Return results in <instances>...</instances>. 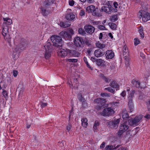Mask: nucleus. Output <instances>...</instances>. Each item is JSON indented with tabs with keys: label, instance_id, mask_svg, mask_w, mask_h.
Masks as SVG:
<instances>
[{
	"label": "nucleus",
	"instance_id": "nucleus-61",
	"mask_svg": "<svg viewBox=\"0 0 150 150\" xmlns=\"http://www.w3.org/2000/svg\"><path fill=\"white\" fill-rule=\"evenodd\" d=\"M69 31V33H70L71 35H73L74 34V31L72 29H70Z\"/></svg>",
	"mask_w": 150,
	"mask_h": 150
},
{
	"label": "nucleus",
	"instance_id": "nucleus-34",
	"mask_svg": "<svg viewBox=\"0 0 150 150\" xmlns=\"http://www.w3.org/2000/svg\"><path fill=\"white\" fill-rule=\"evenodd\" d=\"M79 33L81 35H85L86 33L85 31L83 30V29L82 28H79L78 30Z\"/></svg>",
	"mask_w": 150,
	"mask_h": 150
},
{
	"label": "nucleus",
	"instance_id": "nucleus-50",
	"mask_svg": "<svg viewBox=\"0 0 150 150\" xmlns=\"http://www.w3.org/2000/svg\"><path fill=\"white\" fill-rule=\"evenodd\" d=\"M13 76L14 77H16L17 75L18 72L17 71L14 70L13 71Z\"/></svg>",
	"mask_w": 150,
	"mask_h": 150
},
{
	"label": "nucleus",
	"instance_id": "nucleus-55",
	"mask_svg": "<svg viewBox=\"0 0 150 150\" xmlns=\"http://www.w3.org/2000/svg\"><path fill=\"white\" fill-rule=\"evenodd\" d=\"M91 59L92 61H93V62H97V61L98 60L96 58H94V57H91Z\"/></svg>",
	"mask_w": 150,
	"mask_h": 150
},
{
	"label": "nucleus",
	"instance_id": "nucleus-20",
	"mask_svg": "<svg viewBox=\"0 0 150 150\" xmlns=\"http://www.w3.org/2000/svg\"><path fill=\"white\" fill-rule=\"evenodd\" d=\"M19 48H15L13 50V57L14 59H18L19 57Z\"/></svg>",
	"mask_w": 150,
	"mask_h": 150
},
{
	"label": "nucleus",
	"instance_id": "nucleus-14",
	"mask_svg": "<svg viewBox=\"0 0 150 150\" xmlns=\"http://www.w3.org/2000/svg\"><path fill=\"white\" fill-rule=\"evenodd\" d=\"M85 31L88 33L91 34L94 33L95 28L92 26L90 25H86L84 27Z\"/></svg>",
	"mask_w": 150,
	"mask_h": 150
},
{
	"label": "nucleus",
	"instance_id": "nucleus-26",
	"mask_svg": "<svg viewBox=\"0 0 150 150\" xmlns=\"http://www.w3.org/2000/svg\"><path fill=\"white\" fill-rule=\"evenodd\" d=\"M82 126L85 127H86L88 125V120L86 118H83L81 120Z\"/></svg>",
	"mask_w": 150,
	"mask_h": 150
},
{
	"label": "nucleus",
	"instance_id": "nucleus-1",
	"mask_svg": "<svg viewBox=\"0 0 150 150\" xmlns=\"http://www.w3.org/2000/svg\"><path fill=\"white\" fill-rule=\"evenodd\" d=\"M54 0H48L45 4L44 7L41 8L42 13L43 16L47 15L50 11L51 6L54 3Z\"/></svg>",
	"mask_w": 150,
	"mask_h": 150
},
{
	"label": "nucleus",
	"instance_id": "nucleus-54",
	"mask_svg": "<svg viewBox=\"0 0 150 150\" xmlns=\"http://www.w3.org/2000/svg\"><path fill=\"white\" fill-rule=\"evenodd\" d=\"M47 105V103H42L41 105V107L42 108H43Z\"/></svg>",
	"mask_w": 150,
	"mask_h": 150
},
{
	"label": "nucleus",
	"instance_id": "nucleus-60",
	"mask_svg": "<svg viewBox=\"0 0 150 150\" xmlns=\"http://www.w3.org/2000/svg\"><path fill=\"white\" fill-rule=\"evenodd\" d=\"M108 35L112 39V38H113V36L111 33H108Z\"/></svg>",
	"mask_w": 150,
	"mask_h": 150
},
{
	"label": "nucleus",
	"instance_id": "nucleus-57",
	"mask_svg": "<svg viewBox=\"0 0 150 150\" xmlns=\"http://www.w3.org/2000/svg\"><path fill=\"white\" fill-rule=\"evenodd\" d=\"M104 33L103 32V33ZM103 33H100V34L99 35V39L100 40L103 38Z\"/></svg>",
	"mask_w": 150,
	"mask_h": 150
},
{
	"label": "nucleus",
	"instance_id": "nucleus-58",
	"mask_svg": "<svg viewBox=\"0 0 150 150\" xmlns=\"http://www.w3.org/2000/svg\"><path fill=\"white\" fill-rule=\"evenodd\" d=\"M144 117L147 119H149L150 118V115L148 114L144 116Z\"/></svg>",
	"mask_w": 150,
	"mask_h": 150
},
{
	"label": "nucleus",
	"instance_id": "nucleus-39",
	"mask_svg": "<svg viewBox=\"0 0 150 150\" xmlns=\"http://www.w3.org/2000/svg\"><path fill=\"white\" fill-rule=\"evenodd\" d=\"M139 33L140 36L142 38H143L144 37V34L143 32V29L142 28H140L139 30Z\"/></svg>",
	"mask_w": 150,
	"mask_h": 150
},
{
	"label": "nucleus",
	"instance_id": "nucleus-45",
	"mask_svg": "<svg viewBox=\"0 0 150 150\" xmlns=\"http://www.w3.org/2000/svg\"><path fill=\"white\" fill-rule=\"evenodd\" d=\"M134 45L135 46H136L138 45L140 43V41L139 39H138L137 38H135L134 39Z\"/></svg>",
	"mask_w": 150,
	"mask_h": 150
},
{
	"label": "nucleus",
	"instance_id": "nucleus-37",
	"mask_svg": "<svg viewBox=\"0 0 150 150\" xmlns=\"http://www.w3.org/2000/svg\"><path fill=\"white\" fill-rule=\"evenodd\" d=\"M25 47V44L24 42L22 43H21L20 45H19V48L22 51L24 50Z\"/></svg>",
	"mask_w": 150,
	"mask_h": 150
},
{
	"label": "nucleus",
	"instance_id": "nucleus-7",
	"mask_svg": "<svg viewBox=\"0 0 150 150\" xmlns=\"http://www.w3.org/2000/svg\"><path fill=\"white\" fill-rule=\"evenodd\" d=\"M115 113L114 110L111 108L109 107L104 108L100 114L104 117L112 116Z\"/></svg>",
	"mask_w": 150,
	"mask_h": 150
},
{
	"label": "nucleus",
	"instance_id": "nucleus-12",
	"mask_svg": "<svg viewBox=\"0 0 150 150\" xmlns=\"http://www.w3.org/2000/svg\"><path fill=\"white\" fill-rule=\"evenodd\" d=\"M68 50V49H60L58 52L59 55L62 57H64L67 56H70V55L69 54Z\"/></svg>",
	"mask_w": 150,
	"mask_h": 150
},
{
	"label": "nucleus",
	"instance_id": "nucleus-32",
	"mask_svg": "<svg viewBox=\"0 0 150 150\" xmlns=\"http://www.w3.org/2000/svg\"><path fill=\"white\" fill-rule=\"evenodd\" d=\"M78 98L79 100L83 104V103L85 104L86 100L85 98L82 97V95L81 94H79L78 95Z\"/></svg>",
	"mask_w": 150,
	"mask_h": 150
},
{
	"label": "nucleus",
	"instance_id": "nucleus-13",
	"mask_svg": "<svg viewBox=\"0 0 150 150\" xmlns=\"http://www.w3.org/2000/svg\"><path fill=\"white\" fill-rule=\"evenodd\" d=\"M59 35L62 37L66 40H71V35L66 31H62L60 32Z\"/></svg>",
	"mask_w": 150,
	"mask_h": 150
},
{
	"label": "nucleus",
	"instance_id": "nucleus-16",
	"mask_svg": "<svg viewBox=\"0 0 150 150\" xmlns=\"http://www.w3.org/2000/svg\"><path fill=\"white\" fill-rule=\"evenodd\" d=\"M4 22L3 23V26H8L7 25H11L12 23L11 19L8 18H3Z\"/></svg>",
	"mask_w": 150,
	"mask_h": 150
},
{
	"label": "nucleus",
	"instance_id": "nucleus-36",
	"mask_svg": "<svg viewBox=\"0 0 150 150\" xmlns=\"http://www.w3.org/2000/svg\"><path fill=\"white\" fill-rule=\"evenodd\" d=\"M104 62H105L103 60L100 59L97 60L96 64L98 66H100L103 65Z\"/></svg>",
	"mask_w": 150,
	"mask_h": 150
},
{
	"label": "nucleus",
	"instance_id": "nucleus-43",
	"mask_svg": "<svg viewBox=\"0 0 150 150\" xmlns=\"http://www.w3.org/2000/svg\"><path fill=\"white\" fill-rule=\"evenodd\" d=\"M99 123L98 121H95L94 125L93 126V128L94 129H96L97 128V127L99 125Z\"/></svg>",
	"mask_w": 150,
	"mask_h": 150
},
{
	"label": "nucleus",
	"instance_id": "nucleus-15",
	"mask_svg": "<svg viewBox=\"0 0 150 150\" xmlns=\"http://www.w3.org/2000/svg\"><path fill=\"white\" fill-rule=\"evenodd\" d=\"M114 56V52L111 50H108L106 51L105 54V56L107 59H111Z\"/></svg>",
	"mask_w": 150,
	"mask_h": 150
},
{
	"label": "nucleus",
	"instance_id": "nucleus-2",
	"mask_svg": "<svg viewBox=\"0 0 150 150\" xmlns=\"http://www.w3.org/2000/svg\"><path fill=\"white\" fill-rule=\"evenodd\" d=\"M143 115H139L136 116L134 118H131L128 120L129 124L130 125L135 127L140 123L143 118Z\"/></svg>",
	"mask_w": 150,
	"mask_h": 150
},
{
	"label": "nucleus",
	"instance_id": "nucleus-29",
	"mask_svg": "<svg viewBox=\"0 0 150 150\" xmlns=\"http://www.w3.org/2000/svg\"><path fill=\"white\" fill-rule=\"evenodd\" d=\"M110 86L113 88H119L120 85L115 81H113L110 84Z\"/></svg>",
	"mask_w": 150,
	"mask_h": 150
},
{
	"label": "nucleus",
	"instance_id": "nucleus-21",
	"mask_svg": "<svg viewBox=\"0 0 150 150\" xmlns=\"http://www.w3.org/2000/svg\"><path fill=\"white\" fill-rule=\"evenodd\" d=\"M75 15L72 13H67L66 16V19L69 21H71L75 18Z\"/></svg>",
	"mask_w": 150,
	"mask_h": 150
},
{
	"label": "nucleus",
	"instance_id": "nucleus-17",
	"mask_svg": "<svg viewBox=\"0 0 150 150\" xmlns=\"http://www.w3.org/2000/svg\"><path fill=\"white\" fill-rule=\"evenodd\" d=\"M111 6L108 5V6H103L101 8V10L106 13H110L111 11Z\"/></svg>",
	"mask_w": 150,
	"mask_h": 150
},
{
	"label": "nucleus",
	"instance_id": "nucleus-47",
	"mask_svg": "<svg viewBox=\"0 0 150 150\" xmlns=\"http://www.w3.org/2000/svg\"><path fill=\"white\" fill-rule=\"evenodd\" d=\"M101 96L103 97H109L110 96L109 94L107 93H103L101 94Z\"/></svg>",
	"mask_w": 150,
	"mask_h": 150
},
{
	"label": "nucleus",
	"instance_id": "nucleus-38",
	"mask_svg": "<svg viewBox=\"0 0 150 150\" xmlns=\"http://www.w3.org/2000/svg\"><path fill=\"white\" fill-rule=\"evenodd\" d=\"M108 25L112 29H115L116 27V24L113 23H109Z\"/></svg>",
	"mask_w": 150,
	"mask_h": 150
},
{
	"label": "nucleus",
	"instance_id": "nucleus-5",
	"mask_svg": "<svg viewBox=\"0 0 150 150\" xmlns=\"http://www.w3.org/2000/svg\"><path fill=\"white\" fill-rule=\"evenodd\" d=\"M129 122L124 121L121 122L120 127V130L118 132L119 135H121L123 133L126 131L129 128Z\"/></svg>",
	"mask_w": 150,
	"mask_h": 150
},
{
	"label": "nucleus",
	"instance_id": "nucleus-41",
	"mask_svg": "<svg viewBox=\"0 0 150 150\" xmlns=\"http://www.w3.org/2000/svg\"><path fill=\"white\" fill-rule=\"evenodd\" d=\"M21 87L20 88V93H21L23 92V90L24 89V85H23V83L21 81L19 83V87Z\"/></svg>",
	"mask_w": 150,
	"mask_h": 150
},
{
	"label": "nucleus",
	"instance_id": "nucleus-49",
	"mask_svg": "<svg viewBox=\"0 0 150 150\" xmlns=\"http://www.w3.org/2000/svg\"><path fill=\"white\" fill-rule=\"evenodd\" d=\"M113 5L115 9L117 8L119 6V5L117 2H114L113 4Z\"/></svg>",
	"mask_w": 150,
	"mask_h": 150
},
{
	"label": "nucleus",
	"instance_id": "nucleus-11",
	"mask_svg": "<svg viewBox=\"0 0 150 150\" xmlns=\"http://www.w3.org/2000/svg\"><path fill=\"white\" fill-rule=\"evenodd\" d=\"M74 42L75 45L78 47H81L84 44L82 39L79 37H76L74 39Z\"/></svg>",
	"mask_w": 150,
	"mask_h": 150
},
{
	"label": "nucleus",
	"instance_id": "nucleus-30",
	"mask_svg": "<svg viewBox=\"0 0 150 150\" xmlns=\"http://www.w3.org/2000/svg\"><path fill=\"white\" fill-rule=\"evenodd\" d=\"M119 146V145H117L115 148H114L113 146H112L108 145L107 146L105 147V150H112L114 149H115L117 148Z\"/></svg>",
	"mask_w": 150,
	"mask_h": 150
},
{
	"label": "nucleus",
	"instance_id": "nucleus-62",
	"mask_svg": "<svg viewBox=\"0 0 150 150\" xmlns=\"http://www.w3.org/2000/svg\"><path fill=\"white\" fill-rule=\"evenodd\" d=\"M92 50V49L91 48L88 49V50H87V52H88V53L89 54H90L91 53Z\"/></svg>",
	"mask_w": 150,
	"mask_h": 150
},
{
	"label": "nucleus",
	"instance_id": "nucleus-10",
	"mask_svg": "<svg viewBox=\"0 0 150 150\" xmlns=\"http://www.w3.org/2000/svg\"><path fill=\"white\" fill-rule=\"evenodd\" d=\"M94 102L98 104L97 106L96 107V109L97 110H100L102 106L104 105L105 100L104 99L99 98L95 99L94 100Z\"/></svg>",
	"mask_w": 150,
	"mask_h": 150
},
{
	"label": "nucleus",
	"instance_id": "nucleus-19",
	"mask_svg": "<svg viewBox=\"0 0 150 150\" xmlns=\"http://www.w3.org/2000/svg\"><path fill=\"white\" fill-rule=\"evenodd\" d=\"M69 54L70 55V56H71L74 57H78L79 55V54L76 51L74 50H71L69 49L68 50Z\"/></svg>",
	"mask_w": 150,
	"mask_h": 150
},
{
	"label": "nucleus",
	"instance_id": "nucleus-22",
	"mask_svg": "<svg viewBox=\"0 0 150 150\" xmlns=\"http://www.w3.org/2000/svg\"><path fill=\"white\" fill-rule=\"evenodd\" d=\"M123 55L125 56V59L129 55V52L127 46L125 45L123 48Z\"/></svg>",
	"mask_w": 150,
	"mask_h": 150
},
{
	"label": "nucleus",
	"instance_id": "nucleus-28",
	"mask_svg": "<svg viewBox=\"0 0 150 150\" xmlns=\"http://www.w3.org/2000/svg\"><path fill=\"white\" fill-rule=\"evenodd\" d=\"M96 47L100 49H103L105 47V44L101 43L99 42H97L96 43Z\"/></svg>",
	"mask_w": 150,
	"mask_h": 150
},
{
	"label": "nucleus",
	"instance_id": "nucleus-35",
	"mask_svg": "<svg viewBox=\"0 0 150 150\" xmlns=\"http://www.w3.org/2000/svg\"><path fill=\"white\" fill-rule=\"evenodd\" d=\"M132 83L137 88H139L140 86V83L137 81L133 80L132 81Z\"/></svg>",
	"mask_w": 150,
	"mask_h": 150
},
{
	"label": "nucleus",
	"instance_id": "nucleus-59",
	"mask_svg": "<svg viewBox=\"0 0 150 150\" xmlns=\"http://www.w3.org/2000/svg\"><path fill=\"white\" fill-rule=\"evenodd\" d=\"M85 62L86 64V65L87 66V67H88V68H90L91 70H92V68L90 67V66L88 62H86L85 61Z\"/></svg>",
	"mask_w": 150,
	"mask_h": 150
},
{
	"label": "nucleus",
	"instance_id": "nucleus-8",
	"mask_svg": "<svg viewBox=\"0 0 150 150\" xmlns=\"http://www.w3.org/2000/svg\"><path fill=\"white\" fill-rule=\"evenodd\" d=\"M134 91H132L128 98V105L129 108V111L130 112H132L134 110V107L132 102V98L134 97Z\"/></svg>",
	"mask_w": 150,
	"mask_h": 150
},
{
	"label": "nucleus",
	"instance_id": "nucleus-4",
	"mask_svg": "<svg viewBox=\"0 0 150 150\" xmlns=\"http://www.w3.org/2000/svg\"><path fill=\"white\" fill-rule=\"evenodd\" d=\"M138 16L139 18H142V21L144 22H146L150 20V13L144 10H140Z\"/></svg>",
	"mask_w": 150,
	"mask_h": 150
},
{
	"label": "nucleus",
	"instance_id": "nucleus-51",
	"mask_svg": "<svg viewBox=\"0 0 150 150\" xmlns=\"http://www.w3.org/2000/svg\"><path fill=\"white\" fill-rule=\"evenodd\" d=\"M85 12L83 10H81L79 13V15L81 16H83L85 15Z\"/></svg>",
	"mask_w": 150,
	"mask_h": 150
},
{
	"label": "nucleus",
	"instance_id": "nucleus-18",
	"mask_svg": "<svg viewBox=\"0 0 150 150\" xmlns=\"http://www.w3.org/2000/svg\"><path fill=\"white\" fill-rule=\"evenodd\" d=\"M104 54V52L98 49L96 50L94 52L95 55L97 57H101L103 56Z\"/></svg>",
	"mask_w": 150,
	"mask_h": 150
},
{
	"label": "nucleus",
	"instance_id": "nucleus-9",
	"mask_svg": "<svg viewBox=\"0 0 150 150\" xmlns=\"http://www.w3.org/2000/svg\"><path fill=\"white\" fill-rule=\"evenodd\" d=\"M120 121L119 119H117L112 121L108 122L107 125L110 128L116 129L118 127Z\"/></svg>",
	"mask_w": 150,
	"mask_h": 150
},
{
	"label": "nucleus",
	"instance_id": "nucleus-31",
	"mask_svg": "<svg viewBox=\"0 0 150 150\" xmlns=\"http://www.w3.org/2000/svg\"><path fill=\"white\" fill-rule=\"evenodd\" d=\"M122 117L124 120L129 117V116L125 110L123 111L122 112Z\"/></svg>",
	"mask_w": 150,
	"mask_h": 150
},
{
	"label": "nucleus",
	"instance_id": "nucleus-6",
	"mask_svg": "<svg viewBox=\"0 0 150 150\" xmlns=\"http://www.w3.org/2000/svg\"><path fill=\"white\" fill-rule=\"evenodd\" d=\"M52 47V46L51 43L49 42H47L44 46V48L45 50L44 56L45 58L46 59H48L50 57Z\"/></svg>",
	"mask_w": 150,
	"mask_h": 150
},
{
	"label": "nucleus",
	"instance_id": "nucleus-52",
	"mask_svg": "<svg viewBox=\"0 0 150 150\" xmlns=\"http://www.w3.org/2000/svg\"><path fill=\"white\" fill-rule=\"evenodd\" d=\"M121 95L123 97H125L126 95V91H123L121 93Z\"/></svg>",
	"mask_w": 150,
	"mask_h": 150
},
{
	"label": "nucleus",
	"instance_id": "nucleus-25",
	"mask_svg": "<svg viewBox=\"0 0 150 150\" xmlns=\"http://www.w3.org/2000/svg\"><path fill=\"white\" fill-rule=\"evenodd\" d=\"M59 25L61 27L66 28L69 27L70 24L69 22L66 21L60 22L59 23Z\"/></svg>",
	"mask_w": 150,
	"mask_h": 150
},
{
	"label": "nucleus",
	"instance_id": "nucleus-64",
	"mask_svg": "<svg viewBox=\"0 0 150 150\" xmlns=\"http://www.w3.org/2000/svg\"><path fill=\"white\" fill-rule=\"evenodd\" d=\"M140 56L142 57V58H144V54L142 53H140Z\"/></svg>",
	"mask_w": 150,
	"mask_h": 150
},
{
	"label": "nucleus",
	"instance_id": "nucleus-42",
	"mask_svg": "<svg viewBox=\"0 0 150 150\" xmlns=\"http://www.w3.org/2000/svg\"><path fill=\"white\" fill-rule=\"evenodd\" d=\"M104 90H108L109 92L113 93H114L115 92V90L112 89L110 87L105 88L104 89Z\"/></svg>",
	"mask_w": 150,
	"mask_h": 150
},
{
	"label": "nucleus",
	"instance_id": "nucleus-63",
	"mask_svg": "<svg viewBox=\"0 0 150 150\" xmlns=\"http://www.w3.org/2000/svg\"><path fill=\"white\" fill-rule=\"evenodd\" d=\"M110 67L111 69H113L115 68V66L114 65H112L110 66Z\"/></svg>",
	"mask_w": 150,
	"mask_h": 150
},
{
	"label": "nucleus",
	"instance_id": "nucleus-40",
	"mask_svg": "<svg viewBox=\"0 0 150 150\" xmlns=\"http://www.w3.org/2000/svg\"><path fill=\"white\" fill-rule=\"evenodd\" d=\"M117 19V15H113L111 18V21L112 22H115L116 21Z\"/></svg>",
	"mask_w": 150,
	"mask_h": 150
},
{
	"label": "nucleus",
	"instance_id": "nucleus-46",
	"mask_svg": "<svg viewBox=\"0 0 150 150\" xmlns=\"http://www.w3.org/2000/svg\"><path fill=\"white\" fill-rule=\"evenodd\" d=\"M3 91L2 92V94L3 95L4 97L6 98L8 96V94L7 93V91L4 89L2 90Z\"/></svg>",
	"mask_w": 150,
	"mask_h": 150
},
{
	"label": "nucleus",
	"instance_id": "nucleus-24",
	"mask_svg": "<svg viewBox=\"0 0 150 150\" xmlns=\"http://www.w3.org/2000/svg\"><path fill=\"white\" fill-rule=\"evenodd\" d=\"M8 33V26H3L2 31V34L3 36L9 34Z\"/></svg>",
	"mask_w": 150,
	"mask_h": 150
},
{
	"label": "nucleus",
	"instance_id": "nucleus-33",
	"mask_svg": "<svg viewBox=\"0 0 150 150\" xmlns=\"http://www.w3.org/2000/svg\"><path fill=\"white\" fill-rule=\"evenodd\" d=\"M3 36L5 40L7 41L8 43H11V38L9 34Z\"/></svg>",
	"mask_w": 150,
	"mask_h": 150
},
{
	"label": "nucleus",
	"instance_id": "nucleus-44",
	"mask_svg": "<svg viewBox=\"0 0 150 150\" xmlns=\"http://www.w3.org/2000/svg\"><path fill=\"white\" fill-rule=\"evenodd\" d=\"M97 28L100 30H106L105 26L102 25H98Z\"/></svg>",
	"mask_w": 150,
	"mask_h": 150
},
{
	"label": "nucleus",
	"instance_id": "nucleus-27",
	"mask_svg": "<svg viewBox=\"0 0 150 150\" xmlns=\"http://www.w3.org/2000/svg\"><path fill=\"white\" fill-rule=\"evenodd\" d=\"M99 76L103 80L107 83H109L110 81V79L106 77L102 74H100L99 75Z\"/></svg>",
	"mask_w": 150,
	"mask_h": 150
},
{
	"label": "nucleus",
	"instance_id": "nucleus-48",
	"mask_svg": "<svg viewBox=\"0 0 150 150\" xmlns=\"http://www.w3.org/2000/svg\"><path fill=\"white\" fill-rule=\"evenodd\" d=\"M69 3L70 6H72L74 4V1L73 0H69Z\"/></svg>",
	"mask_w": 150,
	"mask_h": 150
},
{
	"label": "nucleus",
	"instance_id": "nucleus-56",
	"mask_svg": "<svg viewBox=\"0 0 150 150\" xmlns=\"http://www.w3.org/2000/svg\"><path fill=\"white\" fill-rule=\"evenodd\" d=\"M105 142H103L100 146V148H104L105 146Z\"/></svg>",
	"mask_w": 150,
	"mask_h": 150
},
{
	"label": "nucleus",
	"instance_id": "nucleus-23",
	"mask_svg": "<svg viewBox=\"0 0 150 150\" xmlns=\"http://www.w3.org/2000/svg\"><path fill=\"white\" fill-rule=\"evenodd\" d=\"M95 7L93 5L88 6L86 8V11L88 13H93L95 11Z\"/></svg>",
	"mask_w": 150,
	"mask_h": 150
},
{
	"label": "nucleus",
	"instance_id": "nucleus-53",
	"mask_svg": "<svg viewBox=\"0 0 150 150\" xmlns=\"http://www.w3.org/2000/svg\"><path fill=\"white\" fill-rule=\"evenodd\" d=\"M71 125L69 124L68 125L67 127V129L68 131H69L71 129Z\"/></svg>",
	"mask_w": 150,
	"mask_h": 150
},
{
	"label": "nucleus",
	"instance_id": "nucleus-3",
	"mask_svg": "<svg viewBox=\"0 0 150 150\" xmlns=\"http://www.w3.org/2000/svg\"><path fill=\"white\" fill-rule=\"evenodd\" d=\"M51 40L54 46L59 47L62 45V38L58 36H52L51 37Z\"/></svg>",
	"mask_w": 150,
	"mask_h": 150
}]
</instances>
